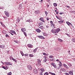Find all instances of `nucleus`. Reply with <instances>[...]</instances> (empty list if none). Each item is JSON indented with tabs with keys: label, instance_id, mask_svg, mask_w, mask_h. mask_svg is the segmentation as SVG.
Listing matches in <instances>:
<instances>
[{
	"label": "nucleus",
	"instance_id": "37",
	"mask_svg": "<svg viewBox=\"0 0 75 75\" xmlns=\"http://www.w3.org/2000/svg\"><path fill=\"white\" fill-rule=\"evenodd\" d=\"M25 56H26V57H28V54L26 53L24 54Z\"/></svg>",
	"mask_w": 75,
	"mask_h": 75
},
{
	"label": "nucleus",
	"instance_id": "9",
	"mask_svg": "<svg viewBox=\"0 0 75 75\" xmlns=\"http://www.w3.org/2000/svg\"><path fill=\"white\" fill-rule=\"evenodd\" d=\"M51 32L53 34H55V29H52L51 30Z\"/></svg>",
	"mask_w": 75,
	"mask_h": 75
},
{
	"label": "nucleus",
	"instance_id": "20",
	"mask_svg": "<svg viewBox=\"0 0 75 75\" xmlns=\"http://www.w3.org/2000/svg\"><path fill=\"white\" fill-rule=\"evenodd\" d=\"M43 58H44V62H46V61H47V58L46 57H44Z\"/></svg>",
	"mask_w": 75,
	"mask_h": 75
},
{
	"label": "nucleus",
	"instance_id": "57",
	"mask_svg": "<svg viewBox=\"0 0 75 75\" xmlns=\"http://www.w3.org/2000/svg\"><path fill=\"white\" fill-rule=\"evenodd\" d=\"M46 6H47V8H48V7H49V5L47 4V5H46Z\"/></svg>",
	"mask_w": 75,
	"mask_h": 75
},
{
	"label": "nucleus",
	"instance_id": "64",
	"mask_svg": "<svg viewBox=\"0 0 75 75\" xmlns=\"http://www.w3.org/2000/svg\"><path fill=\"white\" fill-rule=\"evenodd\" d=\"M54 24L53 23H51V25L52 26V25H53Z\"/></svg>",
	"mask_w": 75,
	"mask_h": 75
},
{
	"label": "nucleus",
	"instance_id": "38",
	"mask_svg": "<svg viewBox=\"0 0 75 75\" xmlns=\"http://www.w3.org/2000/svg\"><path fill=\"white\" fill-rule=\"evenodd\" d=\"M23 34L25 35V37H27V33H25V32H23Z\"/></svg>",
	"mask_w": 75,
	"mask_h": 75
},
{
	"label": "nucleus",
	"instance_id": "44",
	"mask_svg": "<svg viewBox=\"0 0 75 75\" xmlns=\"http://www.w3.org/2000/svg\"><path fill=\"white\" fill-rule=\"evenodd\" d=\"M21 52L22 56H24V53H23V52Z\"/></svg>",
	"mask_w": 75,
	"mask_h": 75
},
{
	"label": "nucleus",
	"instance_id": "61",
	"mask_svg": "<svg viewBox=\"0 0 75 75\" xmlns=\"http://www.w3.org/2000/svg\"><path fill=\"white\" fill-rule=\"evenodd\" d=\"M9 33H10V34H11L12 35H14V34H13L12 33H10V32H9Z\"/></svg>",
	"mask_w": 75,
	"mask_h": 75
},
{
	"label": "nucleus",
	"instance_id": "47",
	"mask_svg": "<svg viewBox=\"0 0 75 75\" xmlns=\"http://www.w3.org/2000/svg\"><path fill=\"white\" fill-rule=\"evenodd\" d=\"M6 37H9V36H8V34H6L5 35Z\"/></svg>",
	"mask_w": 75,
	"mask_h": 75
},
{
	"label": "nucleus",
	"instance_id": "29",
	"mask_svg": "<svg viewBox=\"0 0 75 75\" xmlns=\"http://www.w3.org/2000/svg\"><path fill=\"white\" fill-rule=\"evenodd\" d=\"M38 49V48L37 47L36 48L35 50H33V52H36Z\"/></svg>",
	"mask_w": 75,
	"mask_h": 75
},
{
	"label": "nucleus",
	"instance_id": "55",
	"mask_svg": "<svg viewBox=\"0 0 75 75\" xmlns=\"http://www.w3.org/2000/svg\"><path fill=\"white\" fill-rule=\"evenodd\" d=\"M69 67H70H70H71V66H72L71 64H69Z\"/></svg>",
	"mask_w": 75,
	"mask_h": 75
},
{
	"label": "nucleus",
	"instance_id": "16",
	"mask_svg": "<svg viewBox=\"0 0 75 75\" xmlns=\"http://www.w3.org/2000/svg\"><path fill=\"white\" fill-rule=\"evenodd\" d=\"M63 66L64 67H65L66 69H68V68H69L68 67V66H67V65H66V64H64L63 65Z\"/></svg>",
	"mask_w": 75,
	"mask_h": 75
},
{
	"label": "nucleus",
	"instance_id": "45",
	"mask_svg": "<svg viewBox=\"0 0 75 75\" xmlns=\"http://www.w3.org/2000/svg\"><path fill=\"white\" fill-rule=\"evenodd\" d=\"M3 18L4 19H5V20H7V18L6 17H5V16H3Z\"/></svg>",
	"mask_w": 75,
	"mask_h": 75
},
{
	"label": "nucleus",
	"instance_id": "39",
	"mask_svg": "<svg viewBox=\"0 0 75 75\" xmlns=\"http://www.w3.org/2000/svg\"><path fill=\"white\" fill-rule=\"evenodd\" d=\"M11 72H9L8 74L7 75H11Z\"/></svg>",
	"mask_w": 75,
	"mask_h": 75
},
{
	"label": "nucleus",
	"instance_id": "33",
	"mask_svg": "<svg viewBox=\"0 0 75 75\" xmlns=\"http://www.w3.org/2000/svg\"><path fill=\"white\" fill-rule=\"evenodd\" d=\"M59 66L61 67L62 65V63L60 61H59Z\"/></svg>",
	"mask_w": 75,
	"mask_h": 75
},
{
	"label": "nucleus",
	"instance_id": "31",
	"mask_svg": "<svg viewBox=\"0 0 75 75\" xmlns=\"http://www.w3.org/2000/svg\"><path fill=\"white\" fill-rule=\"evenodd\" d=\"M12 60H13V61H14L15 62H17V60L16 59L13 58H12Z\"/></svg>",
	"mask_w": 75,
	"mask_h": 75
},
{
	"label": "nucleus",
	"instance_id": "42",
	"mask_svg": "<svg viewBox=\"0 0 75 75\" xmlns=\"http://www.w3.org/2000/svg\"><path fill=\"white\" fill-rule=\"evenodd\" d=\"M2 68H4V69H6V70H7V69L6 68V67H4V66H2Z\"/></svg>",
	"mask_w": 75,
	"mask_h": 75
},
{
	"label": "nucleus",
	"instance_id": "17",
	"mask_svg": "<svg viewBox=\"0 0 75 75\" xmlns=\"http://www.w3.org/2000/svg\"><path fill=\"white\" fill-rule=\"evenodd\" d=\"M21 30L22 31V32H23H23H24V31H25L26 30H25V28H23L21 29Z\"/></svg>",
	"mask_w": 75,
	"mask_h": 75
},
{
	"label": "nucleus",
	"instance_id": "26",
	"mask_svg": "<svg viewBox=\"0 0 75 75\" xmlns=\"http://www.w3.org/2000/svg\"><path fill=\"white\" fill-rule=\"evenodd\" d=\"M39 28H40V29H41V30H43L44 28V26H41L40 27H39Z\"/></svg>",
	"mask_w": 75,
	"mask_h": 75
},
{
	"label": "nucleus",
	"instance_id": "4",
	"mask_svg": "<svg viewBox=\"0 0 75 75\" xmlns=\"http://www.w3.org/2000/svg\"><path fill=\"white\" fill-rule=\"evenodd\" d=\"M34 13L36 14H38L40 13V11L39 10H37L35 11Z\"/></svg>",
	"mask_w": 75,
	"mask_h": 75
},
{
	"label": "nucleus",
	"instance_id": "5",
	"mask_svg": "<svg viewBox=\"0 0 75 75\" xmlns=\"http://www.w3.org/2000/svg\"><path fill=\"white\" fill-rule=\"evenodd\" d=\"M51 65H52L53 67H54V68H57V66H56V64L54 63H53V62L51 63Z\"/></svg>",
	"mask_w": 75,
	"mask_h": 75
},
{
	"label": "nucleus",
	"instance_id": "63",
	"mask_svg": "<svg viewBox=\"0 0 75 75\" xmlns=\"http://www.w3.org/2000/svg\"><path fill=\"white\" fill-rule=\"evenodd\" d=\"M58 23H59L60 24V23H61V21H58Z\"/></svg>",
	"mask_w": 75,
	"mask_h": 75
},
{
	"label": "nucleus",
	"instance_id": "12",
	"mask_svg": "<svg viewBox=\"0 0 75 75\" xmlns=\"http://www.w3.org/2000/svg\"><path fill=\"white\" fill-rule=\"evenodd\" d=\"M28 46L29 48H33V45L30 44H28Z\"/></svg>",
	"mask_w": 75,
	"mask_h": 75
},
{
	"label": "nucleus",
	"instance_id": "19",
	"mask_svg": "<svg viewBox=\"0 0 75 75\" xmlns=\"http://www.w3.org/2000/svg\"><path fill=\"white\" fill-rule=\"evenodd\" d=\"M66 23L68 25H71V23H70V22H69L68 21L66 22Z\"/></svg>",
	"mask_w": 75,
	"mask_h": 75
},
{
	"label": "nucleus",
	"instance_id": "22",
	"mask_svg": "<svg viewBox=\"0 0 75 75\" xmlns=\"http://www.w3.org/2000/svg\"><path fill=\"white\" fill-rule=\"evenodd\" d=\"M20 18H18L17 19H16V21L17 23H18L19 22H20Z\"/></svg>",
	"mask_w": 75,
	"mask_h": 75
},
{
	"label": "nucleus",
	"instance_id": "8",
	"mask_svg": "<svg viewBox=\"0 0 75 75\" xmlns=\"http://www.w3.org/2000/svg\"><path fill=\"white\" fill-rule=\"evenodd\" d=\"M28 69H29V70H31L32 69V67H31V65H29L27 66Z\"/></svg>",
	"mask_w": 75,
	"mask_h": 75
},
{
	"label": "nucleus",
	"instance_id": "60",
	"mask_svg": "<svg viewBox=\"0 0 75 75\" xmlns=\"http://www.w3.org/2000/svg\"><path fill=\"white\" fill-rule=\"evenodd\" d=\"M71 25V27H73V28H74V26H73V25H72V24H71V25Z\"/></svg>",
	"mask_w": 75,
	"mask_h": 75
},
{
	"label": "nucleus",
	"instance_id": "1",
	"mask_svg": "<svg viewBox=\"0 0 75 75\" xmlns=\"http://www.w3.org/2000/svg\"><path fill=\"white\" fill-rule=\"evenodd\" d=\"M37 63L36 64L37 66H40L41 64V60L40 59H37Z\"/></svg>",
	"mask_w": 75,
	"mask_h": 75
},
{
	"label": "nucleus",
	"instance_id": "53",
	"mask_svg": "<svg viewBox=\"0 0 75 75\" xmlns=\"http://www.w3.org/2000/svg\"><path fill=\"white\" fill-rule=\"evenodd\" d=\"M40 75H42V72L40 73Z\"/></svg>",
	"mask_w": 75,
	"mask_h": 75
},
{
	"label": "nucleus",
	"instance_id": "56",
	"mask_svg": "<svg viewBox=\"0 0 75 75\" xmlns=\"http://www.w3.org/2000/svg\"><path fill=\"white\" fill-rule=\"evenodd\" d=\"M5 68H6V70L8 69V67L7 66H6L5 67Z\"/></svg>",
	"mask_w": 75,
	"mask_h": 75
},
{
	"label": "nucleus",
	"instance_id": "58",
	"mask_svg": "<svg viewBox=\"0 0 75 75\" xmlns=\"http://www.w3.org/2000/svg\"><path fill=\"white\" fill-rule=\"evenodd\" d=\"M47 21H48V20H50V18H47Z\"/></svg>",
	"mask_w": 75,
	"mask_h": 75
},
{
	"label": "nucleus",
	"instance_id": "13",
	"mask_svg": "<svg viewBox=\"0 0 75 75\" xmlns=\"http://www.w3.org/2000/svg\"><path fill=\"white\" fill-rule=\"evenodd\" d=\"M10 33H13V34H16V32L14 31L13 30H11L10 31Z\"/></svg>",
	"mask_w": 75,
	"mask_h": 75
},
{
	"label": "nucleus",
	"instance_id": "3",
	"mask_svg": "<svg viewBox=\"0 0 75 75\" xmlns=\"http://www.w3.org/2000/svg\"><path fill=\"white\" fill-rule=\"evenodd\" d=\"M4 63L7 65H12V63L10 62H5Z\"/></svg>",
	"mask_w": 75,
	"mask_h": 75
},
{
	"label": "nucleus",
	"instance_id": "52",
	"mask_svg": "<svg viewBox=\"0 0 75 75\" xmlns=\"http://www.w3.org/2000/svg\"><path fill=\"white\" fill-rule=\"evenodd\" d=\"M43 35H44V36H46V35L45 34V33H43Z\"/></svg>",
	"mask_w": 75,
	"mask_h": 75
},
{
	"label": "nucleus",
	"instance_id": "51",
	"mask_svg": "<svg viewBox=\"0 0 75 75\" xmlns=\"http://www.w3.org/2000/svg\"><path fill=\"white\" fill-rule=\"evenodd\" d=\"M56 17L58 19H59V17H58L57 16H56Z\"/></svg>",
	"mask_w": 75,
	"mask_h": 75
},
{
	"label": "nucleus",
	"instance_id": "7",
	"mask_svg": "<svg viewBox=\"0 0 75 75\" xmlns=\"http://www.w3.org/2000/svg\"><path fill=\"white\" fill-rule=\"evenodd\" d=\"M33 72L35 74H38V70H37V69H34L33 70Z\"/></svg>",
	"mask_w": 75,
	"mask_h": 75
},
{
	"label": "nucleus",
	"instance_id": "2",
	"mask_svg": "<svg viewBox=\"0 0 75 75\" xmlns=\"http://www.w3.org/2000/svg\"><path fill=\"white\" fill-rule=\"evenodd\" d=\"M6 16L7 17H8L10 15H9V13H8V12L7 11H5L4 12Z\"/></svg>",
	"mask_w": 75,
	"mask_h": 75
},
{
	"label": "nucleus",
	"instance_id": "48",
	"mask_svg": "<svg viewBox=\"0 0 75 75\" xmlns=\"http://www.w3.org/2000/svg\"><path fill=\"white\" fill-rule=\"evenodd\" d=\"M45 13L46 15H47V14H48V12H47L46 11H45Z\"/></svg>",
	"mask_w": 75,
	"mask_h": 75
},
{
	"label": "nucleus",
	"instance_id": "27",
	"mask_svg": "<svg viewBox=\"0 0 75 75\" xmlns=\"http://www.w3.org/2000/svg\"><path fill=\"white\" fill-rule=\"evenodd\" d=\"M57 40L59 41V42H62V41H63V40H62V39L60 38H58Z\"/></svg>",
	"mask_w": 75,
	"mask_h": 75
},
{
	"label": "nucleus",
	"instance_id": "24",
	"mask_svg": "<svg viewBox=\"0 0 75 75\" xmlns=\"http://www.w3.org/2000/svg\"><path fill=\"white\" fill-rule=\"evenodd\" d=\"M69 74H70V75H73V71H70L69 72Z\"/></svg>",
	"mask_w": 75,
	"mask_h": 75
},
{
	"label": "nucleus",
	"instance_id": "28",
	"mask_svg": "<svg viewBox=\"0 0 75 75\" xmlns=\"http://www.w3.org/2000/svg\"><path fill=\"white\" fill-rule=\"evenodd\" d=\"M6 31L4 30L2 31V33H3V34H6Z\"/></svg>",
	"mask_w": 75,
	"mask_h": 75
},
{
	"label": "nucleus",
	"instance_id": "43",
	"mask_svg": "<svg viewBox=\"0 0 75 75\" xmlns=\"http://www.w3.org/2000/svg\"><path fill=\"white\" fill-rule=\"evenodd\" d=\"M45 75H48V73L47 72H46L45 73Z\"/></svg>",
	"mask_w": 75,
	"mask_h": 75
},
{
	"label": "nucleus",
	"instance_id": "49",
	"mask_svg": "<svg viewBox=\"0 0 75 75\" xmlns=\"http://www.w3.org/2000/svg\"><path fill=\"white\" fill-rule=\"evenodd\" d=\"M46 28H49L50 27V26H48V25H47V26H46Z\"/></svg>",
	"mask_w": 75,
	"mask_h": 75
},
{
	"label": "nucleus",
	"instance_id": "18",
	"mask_svg": "<svg viewBox=\"0 0 75 75\" xmlns=\"http://www.w3.org/2000/svg\"><path fill=\"white\" fill-rule=\"evenodd\" d=\"M0 23H1V25L3 27H4V28H5V27H6V26L5 25H4V24L3 23H2L1 22Z\"/></svg>",
	"mask_w": 75,
	"mask_h": 75
},
{
	"label": "nucleus",
	"instance_id": "54",
	"mask_svg": "<svg viewBox=\"0 0 75 75\" xmlns=\"http://www.w3.org/2000/svg\"><path fill=\"white\" fill-rule=\"evenodd\" d=\"M50 23L51 24H52V23H53V22L52 21H51L50 22Z\"/></svg>",
	"mask_w": 75,
	"mask_h": 75
},
{
	"label": "nucleus",
	"instance_id": "40",
	"mask_svg": "<svg viewBox=\"0 0 75 75\" xmlns=\"http://www.w3.org/2000/svg\"><path fill=\"white\" fill-rule=\"evenodd\" d=\"M54 56L52 55H50L49 56V58H52Z\"/></svg>",
	"mask_w": 75,
	"mask_h": 75
},
{
	"label": "nucleus",
	"instance_id": "6",
	"mask_svg": "<svg viewBox=\"0 0 75 75\" xmlns=\"http://www.w3.org/2000/svg\"><path fill=\"white\" fill-rule=\"evenodd\" d=\"M60 28H58L56 29H55V33H58V32L59 31H60Z\"/></svg>",
	"mask_w": 75,
	"mask_h": 75
},
{
	"label": "nucleus",
	"instance_id": "25",
	"mask_svg": "<svg viewBox=\"0 0 75 75\" xmlns=\"http://www.w3.org/2000/svg\"><path fill=\"white\" fill-rule=\"evenodd\" d=\"M29 57H33L34 55L33 54H30Z\"/></svg>",
	"mask_w": 75,
	"mask_h": 75
},
{
	"label": "nucleus",
	"instance_id": "23",
	"mask_svg": "<svg viewBox=\"0 0 75 75\" xmlns=\"http://www.w3.org/2000/svg\"><path fill=\"white\" fill-rule=\"evenodd\" d=\"M49 74H51V75H56L54 73H52V72H49Z\"/></svg>",
	"mask_w": 75,
	"mask_h": 75
},
{
	"label": "nucleus",
	"instance_id": "62",
	"mask_svg": "<svg viewBox=\"0 0 75 75\" xmlns=\"http://www.w3.org/2000/svg\"><path fill=\"white\" fill-rule=\"evenodd\" d=\"M61 23H64V21H61Z\"/></svg>",
	"mask_w": 75,
	"mask_h": 75
},
{
	"label": "nucleus",
	"instance_id": "15",
	"mask_svg": "<svg viewBox=\"0 0 75 75\" xmlns=\"http://www.w3.org/2000/svg\"><path fill=\"white\" fill-rule=\"evenodd\" d=\"M61 71H62L63 72H66V69H64V68H62L61 69Z\"/></svg>",
	"mask_w": 75,
	"mask_h": 75
},
{
	"label": "nucleus",
	"instance_id": "41",
	"mask_svg": "<svg viewBox=\"0 0 75 75\" xmlns=\"http://www.w3.org/2000/svg\"><path fill=\"white\" fill-rule=\"evenodd\" d=\"M64 74L65 75H69V73H65Z\"/></svg>",
	"mask_w": 75,
	"mask_h": 75
},
{
	"label": "nucleus",
	"instance_id": "59",
	"mask_svg": "<svg viewBox=\"0 0 75 75\" xmlns=\"http://www.w3.org/2000/svg\"><path fill=\"white\" fill-rule=\"evenodd\" d=\"M1 63H2V64H3V65L4 64L3 63V62L1 61Z\"/></svg>",
	"mask_w": 75,
	"mask_h": 75
},
{
	"label": "nucleus",
	"instance_id": "46",
	"mask_svg": "<svg viewBox=\"0 0 75 75\" xmlns=\"http://www.w3.org/2000/svg\"><path fill=\"white\" fill-rule=\"evenodd\" d=\"M67 35L68 37H71V36L69 35L68 34H67Z\"/></svg>",
	"mask_w": 75,
	"mask_h": 75
},
{
	"label": "nucleus",
	"instance_id": "32",
	"mask_svg": "<svg viewBox=\"0 0 75 75\" xmlns=\"http://www.w3.org/2000/svg\"><path fill=\"white\" fill-rule=\"evenodd\" d=\"M0 48H4V46L3 45H1L0 46Z\"/></svg>",
	"mask_w": 75,
	"mask_h": 75
},
{
	"label": "nucleus",
	"instance_id": "14",
	"mask_svg": "<svg viewBox=\"0 0 75 75\" xmlns=\"http://www.w3.org/2000/svg\"><path fill=\"white\" fill-rule=\"evenodd\" d=\"M37 32V33H40L41 30H40L38 28L35 30Z\"/></svg>",
	"mask_w": 75,
	"mask_h": 75
},
{
	"label": "nucleus",
	"instance_id": "10",
	"mask_svg": "<svg viewBox=\"0 0 75 75\" xmlns=\"http://www.w3.org/2000/svg\"><path fill=\"white\" fill-rule=\"evenodd\" d=\"M40 20L41 21H42V22H44V23H45V21L44 19V18H43L42 17L40 18Z\"/></svg>",
	"mask_w": 75,
	"mask_h": 75
},
{
	"label": "nucleus",
	"instance_id": "35",
	"mask_svg": "<svg viewBox=\"0 0 75 75\" xmlns=\"http://www.w3.org/2000/svg\"><path fill=\"white\" fill-rule=\"evenodd\" d=\"M40 70L41 71H42V72H44V71H45V70L43 68H42L40 69Z\"/></svg>",
	"mask_w": 75,
	"mask_h": 75
},
{
	"label": "nucleus",
	"instance_id": "34",
	"mask_svg": "<svg viewBox=\"0 0 75 75\" xmlns=\"http://www.w3.org/2000/svg\"><path fill=\"white\" fill-rule=\"evenodd\" d=\"M71 41H72L73 42H75V38H72L71 39Z\"/></svg>",
	"mask_w": 75,
	"mask_h": 75
},
{
	"label": "nucleus",
	"instance_id": "30",
	"mask_svg": "<svg viewBox=\"0 0 75 75\" xmlns=\"http://www.w3.org/2000/svg\"><path fill=\"white\" fill-rule=\"evenodd\" d=\"M57 5H58V4L56 3H53V5L54 7H57Z\"/></svg>",
	"mask_w": 75,
	"mask_h": 75
},
{
	"label": "nucleus",
	"instance_id": "36",
	"mask_svg": "<svg viewBox=\"0 0 75 75\" xmlns=\"http://www.w3.org/2000/svg\"><path fill=\"white\" fill-rule=\"evenodd\" d=\"M42 24H43V23H38L39 26H40V25H42Z\"/></svg>",
	"mask_w": 75,
	"mask_h": 75
},
{
	"label": "nucleus",
	"instance_id": "50",
	"mask_svg": "<svg viewBox=\"0 0 75 75\" xmlns=\"http://www.w3.org/2000/svg\"><path fill=\"white\" fill-rule=\"evenodd\" d=\"M43 54L44 55H47V54L45 53H43Z\"/></svg>",
	"mask_w": 75,
	"mask_h": 75
},
{
	"label": "nucleus",
	"instance_id": "21",
	"mask_svg": "<svg viewBox=\"0 0 75 75\" xmlns=\"http://www.w3.org/2000/svg\"><path fill=\"white\" fill-rule=\"evenodd\" d=\"M26 22H29V23H30V22H32V20L31 19H30L27 20H26Z\"/></svg>",
	"mask_w": 75,
	"mask_h": 75
},
{
	"label": "nucleus",
	"instance_id": "11",
	"mask_svg": "<svg viewBox=\"0 0 75 75\" xmlns=\"http://www.w3.org/2000/svg\"><path fill=\"white\" fill-rule=\"evenodd\" d=\"M38 38H40V39H45V38H44V37L42 36H38Z\"/></svg>",
	"mask_w": 75,
	"mask_h": 75
}]
</instances>
